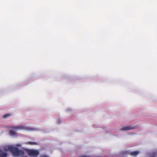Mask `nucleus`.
Masks as SVG:
<instances>
[{
	"instance_id": "f257e3e1",
	"label": "nucleus",
	"mask_w": 157,
	"mask_h": 157,
	"mask_svg": "<svg viewBox=\"0 0 157 157\" xmlns=\"http://www.w3.org/2000/svg\"><path fill=\"white\" fill-rule=\"evenodd\" d=\"M5 151H10L12 153L13 155L15 156L22 155L24 154L23 151L18 150V148L13 145H7L4 147Z\"/></svg>"
},
{
	"instance_id": "f03ea898",
	"label": "nucleus",
	"mask_w": 157,
	"mask_h": 157,
	"mask_svg": "<svg viewBox=\"0 0 157 157\" xmlns=\"http://www.w3.org/2000/svg\"><path fill=\"white\" fill-rule=\"evenodd\" d=\"M18 130H25L27 131H33V129L32 128L26 127L25 126H13L11 127V129L10 131V134L13 136H16V133L14 131Z\"/></svg>"
},
{
	"instance_id": "7ed1b4c3",
	"label": "nucleus",
	"mask_w": 157,
	"mask_h": 157,
	"mask_svg": "<svg viewBox=\"0 0 157 157\" xmlns=\"http://www.w3.org/2000/svg\"><path fill=\"white\" fill-rule=\"evenodd\" d=\"M27 153L30 156H37L40 154V152L38 150L34 149H27L26 150Z\"/></svg>"
},
{
	"instance_id": "20e7f679",
	"label": "nucleus",
	"mask_w": 157,
	"mask_h": 157,
	"mask_svg": "<svg viewBox=\"0 0 157 157\" xmlns=\"http://www.w3.org/2000/svg\"><path fill=\"white\" fill-rule=\"evenodd\" d=\"M136 128V127L133 125L128 126L121 128V130L128 131L134 129Z\"/></svg>"
},
{
	"instance_id": "39448f33",
	"label": "nucleus",
	"mask_w": 157,
	"mask_h": 157,
	"mask_svg": "<svg viewBox=\"0 0 157 157\" xmlns=\"http://www.w3.org/2000/svg\"><path fill=\"white\" fill-rule=\"evenodd\" d=\"M156 156H157V150L151 152L147 155V157H156Z\"/></svg>"
},
{
	"instance_id": "423d86ee",
	"label": "nucleus",
	"mask_w": 157,
	"mask_h": 157,
	"mask_svg": "<svg viewBox=\"0 0 157 157\" xmlns=\"http://www.w3.org/2000/svg\"><path fill=\"white\" fill-rule=\"evenodd\" d=\"M7 154L6 152H3L2 150L0 149V157H6Z\"/></svg>"
},
{
	"instance_id": "0eeeda50",
	"label": "nucleus",
	"mask_w": 157,
	"mask_h": 157,
	"mask_svg": "<svg viewBox=\"0 0 157 157\" xmlns=\"http://www.w3.org/2000/svg\"><path fill=\"white\" fill-rule=\"evenodd\" d=\"M139 152L138 151H136L131 152L130 154L131 155L133 156H136L139 154Z\"/></svg>"
},
{
	"instance_id": "6e6552de",
	"label": "nucleus",
	"mask_w": 157,
	"mask_h": 157,
	"mask_svg": "<svg viewBox=\"0 0 157 157\" xmlns=\"http://www.w3.org/2000/svg\"><path fill=\"white\" fill-rule=\"evenodd\" d=\"M28 143V144L31 145H35L37 144V143H36L34 142H29Z\"/></svg>"
},
{
	"instance_id": "1a4fd4ad",
	"label": "nucleus",
	"mask_w": 157,
	"mask_h": 157,
	"mask_svg": "<svg viewBox=\"0 0 157 157\" xmlns=\"http://www.w3.org/2000/svg\"><path fill=\"white\" fill-rule=\"evenodd\" d=\"M73 110V109L71 108H68L67 109V112L69 113L72 112Z\"/></svg>"
},
{
	"instance_id": "9d476101",
	"label": "nucleus",
	"mask_w": 157,
	"mask_h": 157,
	"mask_svg": "<svg viewBox=\"0 0 157 157\" xmlns=\"http://www.w3.org/2000/svg\"><path fill=\"white\" fill-rule=\"evenodd\" d=\"M10 115H11L10 114H7L3 116V118H8V117H9L10 116Z\"/></svg>"
},
{
	"instance_id": "9b49d317",
	"label": "nucleus",
	"mask_w": 157,
	"mask_h": 157,
	"mask_svg": "<svg viewBox=\"0 0 157 157\" xmlns=\"http://www.w3.org/2000/svg\"><path fill=\"white\" fill-rule=\"evenodd\" d=\"M40 157H48L47 155H41Z\"/></svg>"
},
{
	"instance_id": "f8f14e48",
	"label": "nucleus",
	"mask_w": 157,
	"mask_h": 157,
	"mask_svg": "<svg viewBox=\"0 0 157 157\" xmlns=\"http://www.w3.org/2000/svg\"><path fill=\"white\" fill-rule=\"evenodd\" d=\"M57 122L59 123H60L61 122V121L60 119H58V120H57Z\"/></svg>"
},
{
	"instance_id": "ddd939ff",
	"label": "nucleus",
	"mask_w": 157,
	"mask_h": 157,
	"mask_svg": "<svg viewBox=\"0 0 157 157\" xmlns=\"http://www.w3.org/2000/svg\"><path fill=\"white\" fill-rule=\"evenodd\" d=\"M16 146L17 147H21V145L20 144H17L16 145Z\"/></svg>"
},
{
	"instance_id": "4468645a",
	"label": "nucleus",
	"mask_w": 157,
	"mask_h": 157,
	"mask_svg": "<svg viewBox=\"0 0 157 157\" xmlns=\"http://www.w3.org/2000/svg\"><path fill=\"white\" fill-rule=\"evenodd\" d=\"M80 157H90L88 156H87V155H81L80 156Z\"/></svg>"
}]
</instances>
